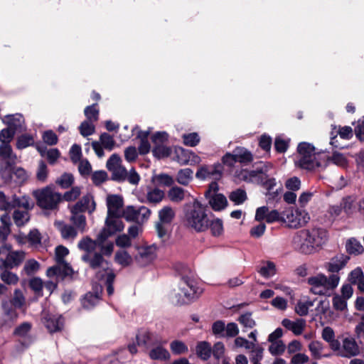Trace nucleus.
Wrapping results in <instances>:
<instances>
[{
    "instance_id": "nucleus-1",
    "label": "nucleus",
    "mask_w": 364,
    "mask_h": 364,
    "mask_svg": "<svg viewBox=\"0 0 364 364\" xmlns=\"http://www.w3.org/2000/svg\"><path fill=\"white\" fill-rule=\"evenodd\" d=\"M255 219L268 223L280 222L289 228L299 229L305 226L311 217L305 206H282L279 210L269 211L267 206L257 209Z\"/></svg>"
},
{
    "instance_id": "nucleus-2",
    "label": "nucleus",
    "mask_w": 364,
    "mask_h": 364,
    "mask_svg": "<svg viewBox=\"0 0 364 364\" xmlns=\"http://www.w3.org/2000/svg\"><path fill=\"white\" fill-rule=\"evenodd\" d=\"M328 239V235L326 230L313 227L297 231L292 237V245L299 252L311 255L321 247Z\"/></svg>"
},
{
    "instance_id": "nucleus-3",
    "label": "nucleus",
    "mask_w": 364,
    "mask_h": 364,
    "mask_svg": "<svg viewBox=\"0 0 364 364\" xmlns=\"http://www.w3.org/2000/svg\"><path fill=\"white\" fill-rule=\"evenodd\" d=\"M203 290L198 287L196 282L188 276L181 277L178 287L169 294L171 301L176 305L190 303L202 294Z\"/></svg>"
},
{
    "instance_id": "nucleus-4",
    "label": "nucleus",
    "mask_w": 364,
    "mask_h": 364,
    "mask_svg": "<svg viewBox=\"0 0 364 364\" xmlns=\"http://www.w3.org/2000/svg\"><path fill=\"white\" fill-rule=\"evenodd\" d=\"M298 159L296 165L300 168L311 170L316 167H325V160L328 158L324 152L316 153L314 147L306 142L298 146Z\"/></svg>"
},
{
    "instance_id": "nucleus-5",
    "label": "nucleus",
    "mask_w": 364,
    "mask_h": 364,
    "mask_svg": "<svg viewBox=\"0 0 364 364\" xmlns=\"http://www.w3.org/2000/svg\"><path fill=\"white\" fill-rule=\"evenodd\" d=\"M340 282V277L336 274L326 276L318 273L307 279L309 291L315 295L331 296Z\"/></svg>"
},
{
    "instance_id": "nucleus-6",
    "label": "nucleus",
    "mask_w": 364,
    "mask_h": 364,
    "mask_svg": "<svg viewBox=\"0 0 364 364\" xmlns=\"http://www.w3.org/2000/svg\"><path fill=\"white\" fill-rule=\"evenodd\" d=\"M183 221L186 226L198 232L208 229L209 218L205 206H187L184 211Z\"/></svg>"
},
{
    "instance_id": "nucleus-7",
    "label": "nucleus",
    "mask_w": 364,
    "mask_h": 364,
    "mask_svg": "<svg viewBox=\"0 0 364 364\" xmlns=\"http://www.w3.org/2000/svg\"><path fill=\"white\" fill-rule=\"evenodd\" d=\"M0 176L5 181L11 179V166L18 161L10 144H0Z\"/></svg>"
},
{
    "instance_id": "nucleus-8",
    "label": "nucleus",
    "mask_w": 364,
    "mask_h": 364,
    "mask_svg": "<svg viewBox=\"0 0 364 364\" xmlns=\"http://www.w3.org/2000/svg\"><path fill=\"white\" fill-rule=\"evenodd\" d=\"M25 258V252L22 250L13 251L9 244L0 247V267L14 268L18 266Z\"/></svg>"
},
{
    "instance_id": "nucleus-9",
    "label": "nucleus",
    "mask_w": 364,
    "mask_h": 364,
    "mask_svg": "<svg viewBox=\"0 0 364 364\" xmlns=\"http://www.w3.org/2000/svg\"><path fill=\"white\" fill-rule=\"evenodd\" d=\"M82 260L89 267L97 272V277L103 278L108 270H113L110 264L107 261L100 252H94L92 254H83Z\"/></svg>"
},
{
    "instance_id": "nucleus-10",
    "label": "nucleus",
    "mask_w": 364,
    "mask_h": 364,
    "mask_svg": "<svg viewBox=\"0 0 364 364\" xmlns=\"http://www.w3.org/2000/svg\"><path fill=\"white\" fill-rule=\"evenodd\" d=\"M135 250L134 261L139 267H147L157 258L158 247L155 244L136 245Z\"/></svg>"
},
{
    "instance_id": "nucleus-11",
    "label": "nucleus",
    "mask_w": 364,
    "mask_h": 364,
    "mask_svg": "<svg viewBox=\"0 0 364 364\" xmlns=\"http://www.w3.org/2000/svg\"><path fill=\"white\" fill-rule=\"evenodd\" d=\"M123 208L124 206H108L105 226L111 233L115 234L124 228L122 220V218H124Z\"/></svg>"
},
{
    "instance_id": "nucleus-12",
    "label": "nucleus",
    "mask_w": 364,
    "mask_h": 364,
    "mask_svg": "<svg viewBox=\"0 0 364 364\" xmlns=\"http://www.w3.org/2000/svg\"><path fill=\"white\" fill-rule=\"evenodd\" d=\"M175 217V211L171 206H164L159 212V222L156 224L158 237L164 239L168 234V228Z\"/></svg>"
},
{
    "instance_id": "nucleus-13",
    "label": "nucleus",
    "mask_w": 364,
    "mask_h": 364,
    "mask_svg": "<svg viewBox=\"0 0 364 364\" xmlns=\"http://www.w3.org/2000/svg\"><path fill=\"white\" fill-rule=\"evenodd\" d=\"M123 213L124 218L127 221L136 222L138 224L147 220L151 215V210L147 206H124Z\"/></svg>"
},
{
    "instance_id": "nucleus-14",
    "label": "nucleus",
    "mask_w": 364,
    "mask_h": 364,
    "mask_svg": "<svg viewBox=\"0 0 364 364\" xmlns=\"http://www.w3.org/2000/svg\"><path fill=\"white\" fill-rule=\"evenodd\" d=\"M33 324L28 321H24L18 325L14 330L13 335L18 338L22 348H28L35 340L31 333Z\"/></svg>"
},
{
    "instance_id": "nucleus-15",
    "label": "nucleus",
    "mask_w": 364,
    "mask_h": 364,
    "mask_svg": "<svg viewBox=\"0 0 364 364\" xmlns=\"http://www.w3.org/2000/svg\"><path fill=\"white\" fill-rule=\"evenodd\" d=\"M33 194L38 203L43 205H57L62 203V195L49 186L34 191Z\"/></svg>"
},
{
    "instance_id": "nucleus-16",
    "label": "nucleus",
    "mask_w": 364,
    "mask_h": 364,
    "mask_svg": "<svg viewBox=\"0 0 364 364\" xmlns=\"http://www.w3.org/2000/svg\"><path fill=\"white\" fill-rule=\"evenodd\" d=\"M17 309L11 301H7L5 299L2 300L0 325L5 327L11 326L18 318Z\"/></svg>"
},
{
    "instance_id": "nucleus-17",
    "label": "nucleus",
    "mask_w": 364,
    "mask_h": 364,
    "mask_svg": "<svg viewBox=\"0 0 364 364\" xmlns=\"http://www.w3.org/2000/svg\"><path fill=\"white\" fill-rule=\"evenodd\" d=\"M42 321L45 327L51 333L61 331L64 324V320L61 316L46 311L43 313Z\"/></svg>"
},
{
    "instance_id": "nucleus-18",
    "label": "nucleus",
    "mask_w": 364,
    "mask_h": 364,
    "mask_svg": "<svg viewBox=\"0 0 364 364\" xmlns=\"http://www.w3.org/2000/svg\"><path fill=\"white\" fill-rule=\"evenodd\" d=\"M360 353V347L355 339L353 337H347L343 339L339 355L343 358H352Z\"/></svg>"
},
{
    "instance_id": "nucleus-19",
    "label": "nucleus",
    "mask_w": 364,
    "mask_h": 364,
    "mask_svg": "<svg viewBox=\"0 0 364 364\" xmlns=\"http://www.w3.org/2000/svg\"><path fill=\"white\" fill-rule=\"evenodd\" d=\"M350 260V257L344 254L336 255L324 265L325 269L332 274L338 273L343 269Z\"/></svg>"
},
{
    "instance_id": "nucleus-20",
    "label": "nucleus",
    "mask_w": 364,
    "mask_h": 364,
    "mask_svg": "<svg viewBox=\"0 0 364 364\" xmlns=\"http://www.w3.org/2000/svg\"><path fill=\"white\" fill-rule=\"evenodd\" d=\"M218 185L216 182H212L205 196L208 199L209 205H227V198L222 193H218Z\"/></svg>"
},
{
    "instance_id": "nucleus-21",
    "label": "nucleus",
    "mask_w": 364,
    "mask_h": 364,
    "mask_svg": "<svg viewBox=\"0 0 364 364\" xmlns=\"http://www.w3.org/2000/svg\"><path fill=\"white\" fill-rule=\"evenodd\" d=\"M73 274V270L70 265L63 261L58 262L57 265L48 269L46 275L48 277H56L57 278L63 279L65 277L70 276Z\"/></svg>"
},
{
    "instance_id": "nucleus-22",
    "label": "nucleus",
    "mask_w": 364,
    "mask_h": 364,
    "mask_svg": "<svg viewBox=\"0 0 364 364\" xmlns=\"http://www.w3.org/2000/svg\"><path fill=\"white\" fill-rule=\"evenodd\" d=\"M86 206H71L70 220L81 232H84L86 227V218L83 215L85 211Z\"/></svg>"
},
{
    "instance_id": "nucleus-23",
    "label": "nucleus",
    "mask_w": 364,
    "mask_h": 364,
    "mask_svg": "<svg viewBox=\"0 0 364 364\" xmlns=\"http://www.w3.org/2000/svg\"><path fill=\"white\" fill-rule=\"evenodd\" d=\"M220 165H214L211 166H202L197 171L196 178L202 180L212 178L215 180L219 179L221 176V171Z\"/></svg>"
},
{
    "instance_id": "nucleus-24",
    "label": "nucleus",
    "mask_w": 364,
    "mask_h": 364,
    "mask_svg": "<svg viewBox=\"0 0 364 364\" xmlns=\"http://www.w3.org/2000/svg\"><path fill=\"white\" fill-rule=\"evenodd\" d=\"M282 325L288 331H291L294 335H301L306 326V321L303 318H296L291 321L289 318H284Z\"/></svg>"
},
{
    "instance_id": "nucleus-25",
    "label": "nucleus",
    "mask_w": 364,
    "mask_h": 364,
    "mask_svg": "<svg viewBox=\"0 0 364 364\" xmlns=\"http://www.w3.org/2000/svg\"><path fill=\"white\" fill-rule=\"evenodd\" d=\"M102 287L100 286L95 287V292H88L82 300V305L84 309H91L95 307L100 301V294Z\"/></svg>"
},
{
    "instance_id": "nucleus-26",
    "label": "nucleus",
    "mask_w": 364,
    "mask_h": 364,
    "mask_svg": "<svg viewBox=\"0 0 364 364\" xmlns=\"http://www.w3.org/2000/svg\"><path fill=\"white\" fill-rule=\"evenodd\" d=\"M149 355L151 360L161 361L167 360L171 357L168 350L161 343L153 346L149 353Z\"/></svg>"
},
{
    "instance_id": "nucleus-27",
    "label": "nucleus",
    "mask_w": 364,
    "mask_h": 364,
    "mask_svg": "<svg viewBox=\"0 0 364 364\" xmlns=\"http://www.w3.org/2000/svg\"><path fill=\"white\" fill-rule=\"evenodd\" d=\"M309 350L310 351L311 357L315 360H320L323 358L331 357L330 353H324V346L322 342L319 341H312L308 345Z\"/></svg>"
},
{
    "instance_id": "nucleus-28",
    "label": "nucleus",
    "mask_w": 364,
    "mask_h": 364,
    "mask_svg": "<svg viewBox=\"0 0 364 364\" xmlns=\"http://www.w3.org/2000/svg\"><path fill=\"white\" fill-rule=\"evenodd\" d=\"M114 260L122 267H127L132 264L134 256L133 257L127 250H118L115 252Z\"/></svg>"
},
{
    "instance_id": "nucleus-29",
    "label": "nucleus",
    "mask_w": 364,
    "mask_h": 364,
    "mask_svg": "<svg viewBox=\"0 0 364 364\" xmlns=\"http://www.w3.org/2000/svg\"><path fill=\"white\" fill-rule=\"evenodd\" d=\"M54 225L60 231L62 237L64 239H74L77 235V232L74 227L65 224L63 221H55Z\"/></svg>"
},
{
    "instance_id": "nucleus-30",
    "label": "nucleus",
    "mask_w": 364,
    "mask_h": 364,
    "mask_svg": "<svg viewBox=\"0 0 364 364\" xmlns=\"http://www.w3.org/2000/svg\"><path fill=\"white\" fill-rule=\"evenodd\" d=\"M339 135L340 137L343 139H349L353 136V129L349 126L345 127H336L334 126L331 132V144H333V140L336 138V136Z\"/></svg>"
},
{
    "instance_id": "nucleus-31",
    "label": "nucleus",
    "mask_w": 364,
    "mask_h": 364,
    "mask_svg": "<svg viewBox=\"0 0 364 364\" xmlns=\"http://www.w3.org/2000/svg\"><path fill=\"white\" fill-rule=\"evenodd\" d=\"M3 122L6 124L9 127L16 132L18 129L22 128L24 124V118L22 114L17 113L6 116Z\"/></svg>"
},
{
    "instance_id": "nucleus-32",
    "label": "nucleus",
    "mask_w": 364,
    "mask_h": 364,
    "mask_svg": "<svg viewBox=\"0 0 364 364\" xmlns=\"http://www.w3.org/2000/svg\"><path fill=\"white\" fill-rule=\"evenodd\" d=\"M24 208L22 210H16L13 214V219L15 224L20 227L24 225L30 219L28 210L30 206H23ZM33 208V206H31Z\"/></svg>"
},
{
    "instance_id": "nucleus-33",
    "label": "nucleus",
    "mask_w": 364,
    "mask_h": 364,
    "mask_svg": "<svg viewBox=\"0 0 364 364\" xmlns=\"http://www.w3.org/2000/svg\"><path fill=\"white\" fill-rule=\"evenodd\" d=\"M6 300L11 301L12 305L18 309L26 311V299L21 290L15 289L12 297Z\"/></svg>"
},
{
    "instance_id": "nucleus-34",
    "label": "nucleus",
    "mask_w": 364,
    "mask_h": 364,
    "mask_svg": "<svg viewBox=\"0 0 364 364\" xmlns=\"http://www.w3.org/2000/svg\"><path fill=\"white\" fill-rule=\"evenodd\" d=\"M38 151L43 157H46L50 164H55L60 156V151L57 149L43 148L41 146L37 147Z\"/></svg>"
},
{
    "instance_id": "nucleus-35",
    "label": "nucleus",
    "mask_w": 364,
    "mask_h": 364,
    "mask_svg": "<svg viewBox=\"0 0 364 364\" xmlns=\"http://www.w3.org/2000/svg\"><path fill=\"white\" fill-rule=\"evenodd\" d=\"M196 353L199 358L204 360L210 358L212 354L210 344L206 341H200L196 346Z\"/></svg>"
},
{
    "instance_id": "nucleus-36",
    "label": "nucleus",
    "mask_w": 364,
    "mask_h": 364,
    "mask_svg": "<svg viewBox=\"0 0 364 364\" xmlns=\"http://www.w3.org/2000/svg\"><path fill=\"white\" fill-rule=\"evenodd\" d=\"M80 250L85 252L84 254H92L95 252L97 247V242L88 237L82 238L77 245Z\"/></svg>"
},
{
    "instance_id": "nucleus-37",
    "label": "nucleus",
    "mask_w": 364,
    "mask_h": 364,
    "mask_svg": "<svg viewBox=\"0 0 364 364\" xmlns=\"http://www.w3.org/2000/svg\"><path fill=\"white\" fill-rule=\"evenodd\" d=\"M151 183L156 186H171L174 180L173 178L166 173L154 174L151 179Z\"/></svg>"
},
{
    "instance_id": "nucleus-38",
    "label": "nucleus",
    "mask_w": 364,
    "mask_h": 364,
    "mask_svg": "<svg viewBox=\"0 0 364 364\" xmlns=\"http://www.w3.org/2000/svg\"><path fill=\"white\" fill-rule=\"evenodd\" d=\"M208 228L214 237L221 236L224 232L223 222L220 218L209 219Z\"/></svg>"
},
{
    "instance_id": "nucleus-39",
    "label": "nucleus",
    "mask_w": 364,
    "mask_h": 364,
    "mask_svg": "<svg viewBox=\"0 0 364 364\" xmlns=\"http://www.w3.org/2000/svg\"><path fill=\"white\" fill-rule=\"evenodd\" d=\"M314 305V300L303 299L297 302L295 306V312L301 316H306L309 314V310Z\"/></svg>"
},
{
    "instance_id": "nucleus-40",
    "label": "nucleus",
    "mask_w": 364,
    "mask_h": 364,
    "mask_svg": "<svg viewBox=\"0 0 364 364\" xmlns=\"http://www.w3.org/2000/svg\"><path fill=\"white\" fill-rule=\"evenodd\" d=\"M346 251L350 255H359L364 251V247L361 243L355 238H350L346 244Z\"/></svg>"
},
{
    "instance_id": "nucleus-41",
    "label": "nucleus",
    "mask_w": 364,
    "mask_h": 364,
    "mask_svg": "<svg viewBox=\"0 0 364 364\" xmlns=\"http://www.w3.org/2000/svg\"><path fill=\"white\" fill-rule=\"evenodd\" d=\"M167 196L173 203H180L187 196L183 189L178 186L172 187L168 191Z\"/></svg>"
},
{
    "instance_id": "nucleus-42",
    "label": "nucleus",
    "mask_w": 364,
    "mask_h": 364,
    "mask_svg": "<svg viewBox=\"0 0 364 364\" xmlns=\"http://www.w3.org/2000/svg\"><path fill=\"white\" fill-rule=\"evenodd\" d=\"M164 196V192L158 188L149 189L146 194L147 201L151 203H160Z\"/></svg>"
},
{
    "instance_id": "nucleus-43",
    "label": "nucleus",
    "mask_w": 364,
    "mask_h": 364,
    "mask_svg": "<svg viewBox=\"0 0 364 364\" xmlns=\"http://www.w3.org/2000/svg\"><path fill=\"white\" fill-rule=\"evenodd\" d=\"M237 161L240 163H247L252 160V156L247 149L237 147L233 151Z\"/></svg>"
},
{
    "instance_id": "nucleus-44",
    "label": "nucleus",
    "mask_w": 364,
    "mask_h": 364,
    "mask_svg": "<svg viewBox=\"0 0 364 364\" xmlns=\"http://www.w3.org/2000/svg\"><path fill=\"white\" fill-rule=\"evenodd\" d=\"M229 198L232 203L239 205L246 201L247 196L245 191L238 188L230 193Z\"/></svg>"
},
{
    "instance_id": "nucleus-45",
    "label": "nucleus",
    "mask_w": 364,
    "mask_h": 364,
    "mask_svg": "<svg viewBox=\"0 0 364 364\" xmlns=\"http://www.w3.org/2000/svg\"><path fill=\"white\" fill-rule=\"evenodd\" d=\"M115 274L113 270H108L107 273L105 274L103 278L97 277L100 280H105L106 285L107 292L109 296L114 293L113 283L115 279Z\"/></svg>"
},
{
    "instance_id": "nucleus-46",
    "label": "nucleus",
    "mask_w": 364,
    "mask_h": 364,
    "mask_svg": "<svg viewBox=\"0 0 364 364\" xmlns=\"http://www.w3.org/2000/svg\"><path fill=\"white\" fill-rule=\"evenodd\" d=\"M193 172L191 168H184L178 171L176 180L182 185H188L193 178Z\"/></svg>"
},
{
    "instance_id": "nucleus-47",
    "label": "nucleus",
    "mask_w": 364,
    "mask_h": 364,
    "mask_svg": "<svg viewBox=\"0 0 364 364\" xmlns=\"http://www.w3.org/2000/svg\"><path fill=\"white\" fill-rule=\"evenodd\" d=\"M238 322L245 328H252L256 326V321L253 319L250 312L241 314L237 318Z\"/></svg>"
},
{
    "instance_id": "nucleus-48",
    "label": "nucleus",
    "mask_w": 364,
    "mask_h": 364,
    "mask_svg": "<svg viewBox=\"0 0 364 364\" xmlns=\"http://www.w3.org/2000/svg\"><path fill=\"white\" fill-rule=\"evenodd\" d=\"M170 349L174 355H181L188 351L185 343L178 340H175L170 343Z\"/></svg>"
},
{
    "instance_id": "nucleus-49",
    "label": "nucleus",
    "mask_w": 364,
    "mask_h": 364,
    "mask_svg": "<svg viewBox=\"0 0 364 364\" xmlns=\"http://www.w3.org/2000/svg\"><path fill=\"white\" fill-rule=\"evenodd\" d=\"M327 157L325 160L326 165L332 162L336 166L344 167L347 164V160L342 154L334 152L331 156L327 155Z\"/></svg>"
},
{
    "instance_id": "nucleus-50",
    "label": "nucleus",
    "mask_w": 364,
    "mask_h": 364,
    "mask_svg": "<svg viewBox=\"0 0 364 364\" xmlns=\"http://www.w3.org/2000/svg\"><path fill=\"white\" fill-rule=\"evenodd\" d=\"M286 349V346L282 341L271 342L268 348L269 352L274 356L282 355Z\"/></svg>"
},
{
    "instance_id": "nucleus-51",
    "label": "nucleus",
    "mask_w": 364,
    "mask_h": 364,
    "mask_svg": "<svg viewBox=\"0 0 364 364\" xmlns=\"http://www.w3.org/2000/svg\"><path fill=\"white\" fill-rule=\"evenodd\" d=\"M259 273L264 278H269L276 274V267L273 262H267L259 269Z\"/></svg>"
},
{
    "instance_id": "nucleus-52",
    "label": "nucleus",
    "mask_w": 364,
    "mask_h": 364,
    "mask_svg": "<svg viewBox=\"0 0 364 364\" xmlns=\"http://www.w3.org/2000/svg\"><path fill=\"white\" fill-rule=\"evenodd\" d=\"M115 244L119 250H127L132 246V241L127 234H121L116 237Z\"/></svg>"
},
{
    "instance_id": "nucleus-53",
    "label": "nucleus",
    "mask_w": 364,
    "mask_h": 364,
    "mask_svg": "<svg viewBox=\"0 0 364 364\" xmlns=\"http://www.w3.org/2000/svg\"><path fill=\"white\" fill-rule=\"evenodd\" d=\"M48 176V170L46 164L40 161L36 170V178L41 182H45Z\"/></svg>"
},
{
    "instance_id": "nucleus-54",
    "label": "nucleus",
    "mask_w": 364,
    "mask_h": 364,
    "mask_svg": "<svg viewBox=\"0 0 364 364\" xmlns=\"http://www.w3.org/2000/svg\"><path fill=\"white\" fill-rule=\"evenodd\" d=\"M15 131L8 127L4 129L0 132V142L1 144H10L15 135Z\"/></svg>"
},
{
    "instance_id": "nucleus-55",
    "label": "nucleus",
    "mask_w": 364,
    "mask_h": 364,
    "mask_svg": "<svg viewBox=\"0 0 364 364\" xmlns=\"http://www.w3.org/2000/svg\"><path fill=\"white\" fill-rule=\"evenodd\" d=\"M149 134V132H140L139 133V137L141 138V143L139 146V151L141 154H146L150 150V144L146 139Z\"/></svg>"
},
{
    "instance_id": "nucleus-56",
    "label": "nucleus",
    "mask_w": 364,
    "mask_h": 364,
    "mask_svg": "<svg viewBox=\"0 0 364 364\" xmlns=\"http://www.w3.org/2000/svg\"><path fill=\"white\" fill-rule=\"evenodd\" d=\"M225 326L223 321H215L212 325L213 333L218 338H225Z\"/></svg>"
},
{
    "instance_id": "nucleus-57",
    "label": "nucleus",
    "mask_w": 364,
    "mask_h": 364,
    "mask_svg": "<svg viewBox=\"0 0 364 364\" xmlns=\"http://www.w3.org/2000/svg\"><path fill=\"white\" fill-rule=\"evenodd\" d=\"M342 206H328V213L322 219L323 222H331L338 216L342 212Z\"/></svg>"
},
{
    "instance_id": "nucleus-58",
    "label": "nucleus",
    "mask_w": 364,
    "mask_h": 364,
    "mask_svg": "<svg viewBox=\"0 0 364 364\" xmlns=\"http://www.w3.org/2000/svg\"><path fill=\"white\" fill-rule=\"evenodd\" d=\"M364 277V274L360 267L352 270L348 276V280L350 284H356Z\"/></svg>"
},
{
    "instance_id": "nucleus-59",
    "label": "nucleus",
    "mask_w": 364,
    "mask_h": 364,
    "mask_svg": "<svg viewBox=\"0 0 364 364\" xmlns=\"http://www.w3.org/2000/svg\"><path fill=\"white\" fill-rule=\"evenodd\" d=\"M182 138L185 145L192 147L198 145L200 140L198 134L196 132L183 134Z\"/></svg>"
},
{
    "instance_id": "nucleus-60",
    "label": "nucleus",
    "mask_w": 364,
    "mask_h": 364,
    "mask_svg": "<svg viewBox=\"0 0 364 364\" xmlns=\"http://www.w3.org/2000/svg\"><path fill=\"white\" fill-rule=\"evenodd\" d=\"M74 182V177L71 173H65L57 180L56 183L63 188L70 187Z\"/></svg>"
},
{
    "instance_id": "nucleus-61",
    "label": "nucleus",
    "mask_w": 364,
    "mask_h": 364,
    "mask_svg": "<svg viewBox=\"0 0 364 364\" xmlns=\"http://www.w3.org/2000/svg\"><path fill=\"white\" fill-rule=\"evenodd\" d=\"M34 143L33 138L28 134H23L17 139L16 147L18 149H25Z\"/></svg>"
},
{
    "instance_id": "nucleus-62",
    "label": "nucleus",
    "mask_w": 364,
    "mask_h": 364,
    "mask_svg": "<svg viewBox=\"0 0 364 364\" xmlns=\"http://www.w3.org/2000/svg\"><path fill=\"white\" fill-rule=\"evenodd\" d=\"M40 268V264L35 259H28L26 262L23 270L28 276L35 274Z\"/></svg>"
},
{
    "instance_id": "nucleus-63",
    "label": "nucleus",
    "mask_w": 364,
    "mask_h": 364,
    "mask_svg": "<svg viewBox=\"0 0 364 364\" xmlns=\"http://www.w3.org/2000/svg\"><path fill=\"white\" fill-rule=\"evenodd\" d=\"M332 302L333 308L337 311H342L347 309V299L338 294L333 296Z\"/></svg>"
},
{
    "instance_id": "nucleus-64",
    "label": "nucleus",
    "mask_w": 364,
    "mask_h": 364,
    "mask_svg": "<svg viewBox=\"0 0 364 364\" xmlns=\"http://www.w3.org/2000/svg\"><path fill=\"white\" fill-rule=\"evenodd\" d=\"M96 104L87 106L84 111L85 115L90 122H96L98 120L99 110L96 108Z\"/></svg>"
}]
</instances>
